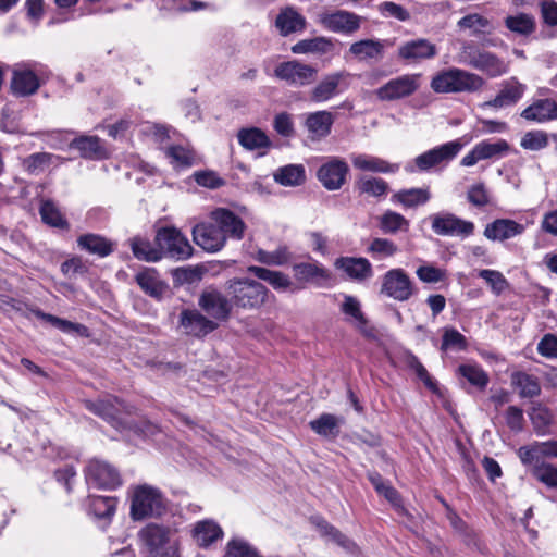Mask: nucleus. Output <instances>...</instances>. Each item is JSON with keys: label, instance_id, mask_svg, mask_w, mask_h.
I'll return each instance as SVG.
<instances>
[{"label": "nucleus", "instance_id": "obj_12", "mask_svg": "<svg viewBox=\"0 0 557 557\" xmlns=\"http://www.w3.org/2000/svg\"><path fill=\"white\" fill-rule=\"evenodd\" d=\"M349 168L341 158H329L318 170L317 177L327 190H338L346 182Z\"/></svg>", "mask_w": 557, "mask_h": 557}, {"label": "nucleus", "instance_id": "obj_37", "mask_svg": "<svg viewBox=\"0 0 557 557\" xmlns=\"http://www.w3.org/2000/svg\"><path fill=\"white\" fill-rule=\"evenodd\" d=\"M77 245L81 249L101 258L109 256L113 251L112 243L97 234H84L79 236L77 238Z\"/></svg>", "mask_w": 557, "mask_h": 557}, {"label": "nucleus", "instance_id": "obj_57", "mask_svg": "<svg viewBox=\"0 0 557 557\" xmlns=\"http://www.w3.org/2000/svg\"><path fill=\"white\" fill-rule=\"evenodd\" d=\"M357 189L371 197H382L387 193V183L379 177H362L357 182Z\"/></svg>", "mask_w": 557, "mask_h": 557}, {"label": "nucleus", "instance_id": "obj_6", "mask_svg": "<svg viewBox=\"0 0 557 557\" xmlns=\"http://www.w3.org/2000/svg\"><path fill=\"white\" fill-rule=\"evenodd\" d=\"M156 245L162 251V258L182 261L193 256V247L187 237L174 226H164L157 231L154 237Z\"/></svg>", "mask_w": 557, "mask_h": 557}, {"label": "nucleus", "instance_id": "obj_58", "mask_svg": "<svg viewBox=\"0 0 557 557\" xmlns=\"http://www.w3.org/2000/svg\"><path fill=\"white\" fill-rule=\"evenodd\" d=\"M530 419L537 434L543 435L553 421V414L548 408L536 404L530 411Z\"/></svg>", "mask_w": 557, "mask_h": 557}, {"label": "nucleus", "instance_id": "obj_42", "mask_svg": "<svg viewBox=\"0 0 557 557\" xmlns=\"http://www.w3.org/2000/svg\"><path fill=\"white\" fill-rule=\"evenodd\" d=\"M248 272L259 280L268 282L274 289L286 290L292 285L289 277L280 271H272L267 268L250 265Z\"/></svg>", "mask_w": 557, "mask_h": 557}, {"label": "nucleus", "instance_id": "obj_36", "mask_svg": "<svg viewBox=\"0 0 557 557\" xmlns=\"http://www.w3.org/2000/svg\"><path fill=\"white\" fill-rule=\"evenodd\" d=\"M238 143L247 150H267L271 140L267 134L257 127L242 128L237 134Z\"/></svg>", "mask_w": 557, "mask_h": 557}, {"label": "nucleus", "instance_id": "obj_22", "mask_svg": "<svg viewBox=\"0 0 557 557\" xmlns=\"http://www.w3.org/2000/svg\"><path fill=\"white\" fill-rule=\"evenodd\" d=\"M336 270L343 271L349 278L366 281L373 275L372 264L366 258L339 257L334 261Z\"/></svg>", "mask_w": 557, "mask_h": 557}, {"label": "nucleus", "instance_id": "obj_64", "mask_svg": "<svg viewBox=\"0 0 557 557\" xmlns=\"http://www.w3.org/2000/svg\"><path fill=\"white\" fill-rule=\"evenodd\" d=\"M416 274L423 283H438L446 278L445 270L430 264L419 267Z\"/></svg>", "mask_w": 557, "mask_h": 557}, {"label": "nucleus", "instance_id": "obj_11", "mask_svg": "<svg viewBox=\"0 0 557 557\" xmlns=\"http://www.w3.org/2000/svg\"><path fill=\"white\" fill-rule=\"evenodd\" d=\"M350 73L347 71H337L329 73L314 86L310 92V99L313 102L321 103L331 100L341 92V88L348 86Z\"/></svg>", "mask_w": 557, "mask_h": 557}, {"label": "nucleus", "instance_id": "obj_61", "mask_svg": "<svg viewBox=\"0 0 557 557\" xmlns=\"http://www.w3.org/2000/svg\"><path fill=\"white\" fill-rule=\"evenodd\" d=\"M520 146L525 150H542L548 146V135L544 131L527 132L521 138Z\"/></svg>", "mask_w": 557, "mask_h": 557}, {"label": "nucleus", "instance_id": "obj_24", "mask_svg": "<svg viewBox=\"0 0 557 557\" xmlns=\"http://www.w3.org/2000/svg\"><path fill=\"white\" fill-rule=\"evenodd\" d=\"M181 326L188 335L201 337L216 329V323L208 320L196 310H184L181 313Z\"/></svg>", "mask_w": 557, "mask_h": 557}, {"label": "nucleus", "instance_id": "obj_59", "mask_svg": "<svg viewBox=\"0 0 557 557\" xmlns=\"http://www.w3.org/2000/svg\"><path fill=\"white\" fill-rule=\"evenodd\" d=\"M116 498L110 496L92 497L90 510L97 518H111L116 509Z\"/></svg>", "mask_w": 557, "mask_h": 557}, {"label": "nucleus", "instance_id": "obj_50", "mask_svg": "<svg viewBox=\"0 0 557 557\" xmlns=\"http://www.w3.org/2000/svg\"><path fill=\"white\" fill-rule=\"evenodd\" d=\"M379 225L383 233L395 234L399 231H407L409 221L400 213L388 210L380 218Z\"/></svg>", "mask_w": 557, "mask_h": 557}, {"label": "nucleus", "instance_id": "obj_26", "mask_svg": "<svg viewBox=\"0 0 557 557\" xmlns=\"http://www.w3.org/2000/svg\"><path fill=\"white\" fill-rule=\"evenodd\" d=\"M521 116L536 123L557 120V101L553 99L536 100L521 112Z\"/></svg>", "mask_w": 557, "mask_h": 557}, {"label": "nucleus", "instance_id": "obj_19", "mask_svg": "<svg viewBox=\"0 0 557 557\" xmlns=\"http://www.w3.org/2000/svg\"><path fill=\"white\" fill-rule=\"evenodd\" d=\"M436 54V46L423 38L407 41L398 48V57L409 64L433 59Z\"/></svg>", "mask_w": 557, "mask_h": 557}, {"label": "nucleus", "instance_id": "obj_38", "mask_svg": "<svg viewBox=\"0 0 557 557\" xmlns=\"http://www.w3.org/2000/svg\"><path fill=\"white\" fill-rule=\"evenodd\" d=\"M383 51V44L374 39H363L356 41L349 47V53L360 61L381 59Z\"/></svg>", "mask_w": 557, "mask_h": 557}, {"label": "nucleus", "instance_id": "obj_23", "mask_svg": "<svg viewBox=\"0 0 557 557\" xmlns=\"http://www.w3.org/2000/svg\"><path fill=\"white\" fill-rule=\"evenodd\" d=\"M518 456L523 465L545 462V458H557V441L534 442L518 449Z\"/></svg>", "mask_w": 557, "mask_h": 557}, {"label": "nucleus", "instance_id": "obj_5", "mask_svg": "<svg viewBox=\"0 0 557 557\" xmlns=\"http://www.w3.org/2000/svg\"><path fill=\"white\" fill-rule=\"evenodd\" d=\"M226 290L233 302L242 308H257L265 301L268 295L264 285L248 278L228 280Z\"/></svg>", "mask_w": 557, "mask_h": 557}, {"label": "nucleus", "instance_id": "obj_15", "mask_svg": "<svg viewBox=\"0 0 557 557\" xmlns=\"http://www.w3.org/2000/svg\"><path fill=\"white\" fill-rule=\"evenodd\" d=\"M525 85L520 83L516 77L503 81L500 89L495 98L485 101L481 104V108H493L496 110L512 107L519 102L525 91Z\"/></svg>", "mask_w": 557, "mask_h": 557}, {"label": "nucleus", "instance_id": "obj_49", "mask_svg": "<svg viewBox=\"0 0 557 557\" xmlns=\"http://www.w3.org/2000/svg\"><path fill=\"white\" fill-rule=\"evenodd\" d=\"M505 25L509 30L523 36H529L535 30L534 17L525 13L507 16Z\"/></svg>", "mask_w": 557, "mask_h": 557}, {"label": "nucleus", "instance_id": "obj_48", "mask_svg": "<svg viewBox=\"0 0 557 557\" xmlns=\"http://www.w3.org/2000/svg\"><path fill=\"white\" fill-rule=\"evenodd\" d=\"M314 521L322 535L331 536L337 545L342 546L350 554H355L357 552V545L347 536L338 532L334 527L329 524L325 520L315 518Z\"/></svg>", "mask_w": 557, "mask_h": 557}, {"label": "nucleus", "instance_id": "obj_4", "mask_svg": "<svg viewBox=\"0 0 557 557\" xmlns=\"http://www.w3.org/2000/svg\"><path fill=\"white\" fill-rule=\"evenodd\" d=\"M164 510L165 500L158 488L149 485L135 488L131 504V516L134 520L159 517Z\"/></svg>", "mask_w": 557, "mask_h": 557}, {"label": "nucleus", "instance_id": "obj_8", "mask_svg": "<svg viewBox=\"0 0 557 557\" xmlns=\"http://www.w3.org/2000/svg\"><path fill=\"white\" fill-rule=\"evenodd\" d=\"M88 486L100 490H114L121 485V475L117 469L106 460L92 458L84 470Z\"/></svg>", "mask_w": 557, "mask_h": 557}, {"label": "nucleus", "instance_id": "obj_45", "mask_svg": "<svg viewBox=\"0 0 557 557\" xmlns=\"http://www.w3.org/2000/svg\"><path fill=\"white\" fill-rule=\"evenodd\" d=\"M60 158L48 152H36L23 160L24 170L32 175H38L54 164Z\"/></svg>", "mask_w": 557, "mask_h": 557}, {"label": "nucleus", "instance_id": "obj_60", "mask_svg": "<svg viewBox=\"0 0 557 557\" xmlns=\"http://www.w3.org/2000/svg\"><path fill=\"white\" fill-rule=\"evenodd\" d=\"M397 246L387 238H374L367 251L375 259H383L387 257H392L397 252Z\"/></svg>", "mask_w": 557, "mask_h": 557}, {"label": "nucleus", "instance_id": "obj_52", "mask_svg": "<svg viewBox=\"0 0 557 557\" xmlns=\"http://www.w3.org/2000/svg\"><path fill=\"white\" fill-rule=\"evenodd\" d=\"M478 275L484 280V282L491 288V292L496 296L502 295L510 287L508 280L500 271L483 269L478 272Z\"/></svg>", "mask_w": 557, "mask_h": 557}, {"label": "nucleus", "instance_id": "obj_44", "mask_svg": "<svg viewBox=\"0 0 557 557\" xmlns=\"http://www.w3.org/2000/svg\"><path fill=\"white\" fill-rule=\"evenodd\" d=\"M430 199L431 193L428 187L403 189L393 196V200L406 208L425 205Z\"/></svg>", "mask_w": 557, "mask_h": 557}, {"label": "nucleus", "instance_id": "obj_35", "mask_svg": "<svg viewBox=\"0 0 557 557\" xmlns=\"http://www.w3.org/2000/svg\"><path fill=\"white\" fill-rule=\"evenodd\" d=\"M334 115L329 111L310 113L306 119V126L314 138H324L331 133Z\"/></svg>", "mask_w": 557, "mask_h": 557}, {"label": "nucleus", "instance_id": "obj_62", "mask_svg": "<svg viewBox=\"0 0 557 557\" xmlns=\"http://www.w3.org/2000/svg\"><path fill=\"white\" fill-rule=\"evenodd\" d=\"M467 199L476 208H483L491 203L490 191L483 183H476L470 186L467 191Z\"/></svg>", "mask_w": 557, "mask_h": 557}, {"label": "nucleus", "instance_id": "obj_7", "mask_svg": "<svg viewBox=\"0 0 557 557\" xmlns=\"http://www.w3.org/2000/svg\"><path fill=\"white\" fill-rule=\"evenodd\" d=\"M420 86L421 74H403L387 81L374 94L379 100L392 102L411 97Z\"/></svg>", "mask_w": 557, "mask_h": 557}, {"label": "nucleus", "instance_id": "obj_32", "mask_svg": "<svg viewBox=\"0 0 557 557\" xmlns=\"http://www.w3.org/2000/svg\"><path fill=\"white\" fill-rule=\"evenodd\" d=\"M457 27L459 30H468L475 37L491 35L494 32L492 22L479 13L465 15L457 22Z\"/></svg>", "mask_w": 557, "mask_h": 557}, {"label": "nucleus", "instance_id": "obj_10", "mask_svg": "<svg viewBox=\"0 0 557 557\" xmlns=\"http://www.w3.org/2000/svg\"><path fill=\"white\" fill-rule=\"evenodd\" d=\"M381 293L394 300L406 301L413 295L414 287L403 269H392L382 277Z\"/></svg>", "mask_w": 557, "mask_h": 557}, {"label": "nucleus", "instance_id": "obj_41", "mask_svg": "<svg viewBox=\"0 0 557 557\" xmlns=\"http://www.w3.org/2000/svg\"><path fill=\"white\" fill-rule=\"evenodd\" d=\"M129 246L133 255L138 259L146 262H157L162 259V251L160 247H153L152 244L143 237L136 236L129 240Z\"/></svg>", "mask_w": 557, "mask_h": 557}, {"label": "nucleus", "instance_id": "obj_9", "mask_svg": "<svg viewBox=\"0 0 557 557\" xmlns=\"http://www.w3.org/2000/svg\"><path fill=\"white\" fill-rule=\"evenodd\" d=\"M431 228L440 236L467 238L472 236L475 225L472 221L463 220L450 212H440L430 215Z\"/></svg>", "mask_w": 557, "mask_h": 557}, {"label": "nucleus", "instance_id": "obj_17", "mask_svg": "<svg viewBox=\"0 0 557 557\" xmlns=\"http://www.w3.org/2000/svg\"><path fill=\"white\" fill-rule=\"evenodd\" d=\"M193 238L208 252L220 251L226 244V238L213 222L197 224L193 228Z\"/></svg>", "mask_w": 557, "mask_h": 557}, {"label": "nucleus", "instance_id": "obj_30", "mask_svg": "<svg viewBox=\"0 0 557 557\" xmlns=\"http://www.w3.org/2000/svg\"><path fill=\"white\" fill-rule=\"evenodd\" d=\"M350 161L354 168L368 172L395 173L399 169L398 164L369 154L354 153L350 156Z\"/></svg>", "mask_w": 557, "mask_h": 557}, {"label": "nucleus", "instance_id": "obj_56", "mask_svg": "<svg viewBox=\"0 0 557 557\" xmlns=\"http://www.w3.org/2000/svg\"><path fill=\"white\" fill-rule=\"evenodd\" d=\"M533 476L548 487L557 488V468L547 462H531Z\"/></svg>", "mask_w": 557, "mask_h": 557}, {"label": "nucleus", "instance_id": "obj_18", "mask_svg": "<svg viewBox=\"0 0 557 557\" xmlns=\"http://www.w3.org/2000/svg\"><path fill=\"white\" fill-rule=\"evenodd\" d=\"M321 24L329 30L351 35L360 28L361 17L348 11L321 15Z\"/></svg>", "mask_w": 557, "mask_h": 557}, {"label": "nucleus", "instance_id": "obj_33", "mask_svg": "<svg viewBox=\"0 0 557 557\" xmlns=\"http://www.w3.org/2000/svg\"><path fill=\"white\" fill-rule=\"evenodd\" d=\"M341 310L346 317V321L352 324L359 332L369 335L367 330V319L361 311L360 301L354 296H345L341 305Z\"/></svg>", "mask_w": 557, "mask_h": 557}, {"label": "nucleus", "instance_id": "obj_39", "mask_svg": "<svg viewBox=\"0 0 557 557\" xmlns=\"http://www.w3.org/2000/svg\"><path fill=\"white\" fill-rule=\"evenodd\" d=\"M295 277L300 282L325 281L330 272L319 262H301L293 267Z\"/></svg>", "mask_w": 557, "mask_h": 557}, {"label": "nucleus", "instance_id": "obj_51", "mask_svg": "<svg viewBox=\"0 0 557 557\" xmlns=\"http://www.w3.org/2000/svg\"><path fill=\"white\" fill-rule=\"evenodd\" d=\"M457 372L471 385L480 389L485 388L490 381L487 373L478 364H460L457 369Z\"/></svg>", "mask_w": 557, "mask_h": 557}, {"label": "nucleus", "instance_id": "obj_53", "mask_svg": "<svg viewBox=\"0 0 557 557\" xmlns=\"http://www.w3.org/2000/svg\"><path fill=\"white\" fill-rule=\"evenodd\" d=\"M289 258V251L285 246H280L273 251L258 249L253 252V259L267 265H283L288 262Z\"/></svg>", "mask_w": 557, "mask_h": 557}, {"label": "nucleus", "instance_id": "obj_3", "mask_svg": "<svg viewBox=\"0 0 557 557\" xmlns=\"http://www.w3.org/2000/svg\"><path fill=\"white\" fill-rule=\"evenodd\" d=\"M462 148L463 144L460 139L445 143L417 156L412 164H407L405 169L407 172L413 173L416 171L428 172L436 166H445L459 154Z\"/></svg>", "mask_w": 557, "mask_h": 557}, {"label": "nucleus", "instance_id": "obj_1", "mask_svg": "<svg viewBox=\"0 0 557 557\" xmlns=\"http://www.w3.org/2000/svg\"><path fill=\"white\" fill-rule=\"evenodd\" d=\"M139 536L148 550V557H180V541L175 529L157 523L147 524Z\"/></svg>", "mask_w": 557, "mask_h": 557}, {"label": "nucleus", "instance_id": "obj_46", "mask_svg": "<svg viewBox=\"0 0 557 557\" xmlns=\"http://www.w3.org/2000/svg\"><path fill=\"white\" fill-rule=\"evenodd\" d=\"M333 49V44L325 37H315L298 41L292 47L293 53H319L324 54Z\"/></svg>", "mask_w": 557, "mask_h": 557}, {"label": "nucleus", "instance_id": "obj_2", "mask_svg": "<svg viewBox=\"0 0 557 557\" xmlns=\"http://www.w3.org/2000/svg\"><path fill=\"white\" fill-rule=\"evenodd\" d=\"M484 85V79L478 74L461 69L443 70L433 76L431 88L438 94L474 92Z\"/></svg>", "mask_w": 557, "mask_h": 557}, {"label": "nucleus", "instance_id": "obj_27", "mask_svg": "<svg viewBox=\"0 0 557 557\" xmlns=\"http://www.w3.org/2000/svg\"><path fill=\"white\" fill-rule=\"evenodd\" d=\"M40 86L37 75L28 69H15L11 79V90L20 97L34 95Z\"/></svg>", "mask_w": 557, "mask_h": 557}, {"label": "nucleus", "instance_id": "obj_63", "mask_svg": "<svg viewBox=\"0 0 557 557\" xmlns=\"http://www.w3.org/2000/svg\"><path fill=\"white\" fill-rule=\"evenodd\" d=\"M466 348L467 339L459 331L449 327L444 329L442 350H465Z\"/></svg>", "mask_w": 557, "mask_h": 557}, {"label": "nucleus", "instance_id": "obj_16", "mask_svg": "<svg viewBox=\"0 0 557 557\" xmlns=\"http://www.w3.org/2000/svg\"><path fill=\"white\" fill-rule=\"evenodd\" d=\"M211 221L218 226L222 235L227 238L240 240L245 235L244 221L225 208H218L210 213Z\"/></svg>", "mask_w": 557, "mask_h": 557}, {"label": "nucleus", "instance_id": "obj_54", "mask_svg": "<svg viewBox=\"0 0 557 557\" xmlns=\"http://www.w3.org/2000/svg\"><path fill=\"white\" fill-rule=\"evenodd\" d=\"M341 420L331 413H323L318 419L310 421V428L321 436H336Z\"/></svg>", "mask_w": 557, "mask_h": 557}, {"label": "nucleus", "instance_id": "obj_47", "mask_svg": "<svg viewBox=\"0 0 557 557\" xmlns=\"http://www.w3.org/2000/svg\"><path fill=\"white\" fill-rule=\"evenodd\" d=\"M305 177L304 166L296 164L280 168L274 173V180L284 186H298L304 183Z\"/></svg>", "mask_w": 557, "mask_h": 557}, {"label": "nucleus", "instance_id": "obj_14", "mask_svg": "<svg viewBox=\"0 0 557 557\" xmlns=\"http://www.w3.org/2000/svg\"><path fill=\"white\" fill-rule=\"evenodd\" d=\"M510 150L509 144L505 139H498L495 143L482 140L478 143L460 161L462 166H473L481 160L502 158Z\"/></svg>", "mask_w": 557, "mask_h": 557}, {"label": "nucleus", "instance_id": "obj_29", "mask_svg": "<svg viewBox=\"0 0 557 557\" xmlns=\"http://www.w3.org/2000/svg\"><path fill=\"white\" fill-rule=\"evenodd\" d=\"M471 66L485 73L490 77H498L509 71V63L505 62L496 54L484 50L471 61Z\"/></svg>", "mask_w": 557, "mask_h": 557}, {"label": "nucleus", "instance_id": "obj_31", "mask_svg": "<svg viewBox=\"0 0 557 557\" xmlns=\"http://www.w3.org/2000/svg\"><path fill=\"white\" fill-rule=\"evenodd\" d=\"M85 407L109 422L115 421L119 413L124 409L123 403L113 396L97 401L86 400Z\"/></svg>", "mask_w": 557, "mask_h": 557}, {"label": "nucleus", "instance_id": "obj_25", "mask_svg": "<svg viewBox=\"0 0 557 557\" xmlns=\"http://www.w3.org/2000/svg\"><path fill=\"white\" fill-rule=\"evenodd\" d=\"M191 536L199 547L207 548L222 539L223 530L214 520L205 519L194 524Z\"/></svg>", "mask_w": 557, "mask_h": 557}, {"label": "nucleus", "instance_id": "obj_21", "mask_svg": "<svg viewBox=\"0 0 557 557\" xmlns=\"http://www.w3.org/2000/svg\"><path fill=\"white\" fill-rule=\"evenodd\" d=\"M525 231L524 225L511 219H496L486 224L484 236L493 242H505L507 239L520 236Z\"/></svg>", "mask_w": 557, "mask_h": 557}, {"label": "nucleus", "instance_id": "obj_34", "mask_svg": "<svg viewBox=\"0 0 557 557\" xmlns=\"http://www.w3.org/2000/svg\"><path fill=\"white\" fill-rule=\"evenodd\" d=\"M135 280L146 294L154 298H161L168 288V285L159 278L154 269H145L138 272Z\"/></svg>", "mask_w": 557, "mask_h": 557}, {"label": "nucleus", "instance_id": "obj_43", "mask_svg": "<svg viewBox=\"0 0 557 557\" xmlns=\"http://www.w3.org/2000/svg\"><path fill=\"white\" fill-rule=\"evenodd\" d=\"M72 146L81 151L87 159H102L107 157V151L102 147L97 136H82L73 140Z\"/></svg>", "mask_w": 557, "mask_h": 557}, {"label": "nucleus", "instance_id": "obj_40", "mask_svg": "<svg viewBox=\"0 0 557 557\" xmlns=\"http://www.w3.org/2000/svg\"><path fill=\"white\" fill-rule=\"evenodd\" d=\"M511 385L518 389L520 397L532 398L541 393V385L536 376L525 372H515L510 376Z\"/></svg>", "mask_w": 557, "mask_h": 557}, {"label": "nucleus", "instance_id": "obj_13", "mask_svg": "<svg viewBox=\"0 0 557 557\" xmlns=\"http://www.w3.org/2000/svg\"><path fill=\"white\" fill-rule=\"evenodd\" d=\"M274 75L289 85L304 86L314 81L317 70L293 60L280 63L274 70Z\"/></svg>", "mask_w": 557, "mask_h": 557}, {"label": "nucleus", "instance_id": "obj_55", "mask_svg": "<svg viewBox=\"0 0 557 557\" xmlns=\"http://www.w3.org/2000/svg\"><path fill=\"white\" fill-rule=\"evenodd\" d=\"M40 216L41 220L52 226L58 228H67L69 223L61 213V211L58 209V207L52 201H44L40 206Z\"/></svg>", "mask_w": 557, "mask_h": 557}, {"label": "nucleus", "instance_id": "obj_20", "mask_svg": "<svg viewBox=\"0 0 557 557\" xmlns=\"http://www.w3.org/2000/svg\"><path fill=\"white\" fill-rule=\"evenodd\" d=\"M199 306L216 320L227 319L232 309L230 300L215 289L205 290L199 298Z\"/></svg>", "mask_w": 557, "mask_h": 557}, {"label": "nucleus", "instance_id": "obj_28", "mask_svg": "<svg viewBox=\"0 0 557 557\" xmlns=\"http://www.w3.org/2000/svg\"><path fill=\"white\" fill-rule=\"evenodd\" d=\"M275 27L282 36H288L302 32L306 27V18L296 9L286 7L277 14Z\"/></svg>", "mask_w": 557, "mask_h": 557}]
</instances>
